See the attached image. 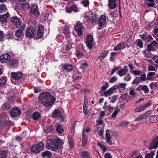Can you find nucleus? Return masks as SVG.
Segmentation results:
<instances>
[{
	"instance_id": "f257e3e1",
	"label": "nucleus",
	"mask_w": 158,
	"mask_h": 158,
	"mask_svg": "<svg viewBox=\"0 0 158 158\" xmlns=\"http://www.w3.org/2000/svg\"><path fill=\"white\" fill-rule=\"evenodd\" d=\"M63 141L59 138L48 139L47 140L46 148L49 150L56 151L63 148Z\"/></svg>"
},
{
	"instance_id": "f03ea898",
	"label": "nucleus",
	"mask_w": 158,
	"mask_h": 158,
	"mask_svg": "<svg viewBox=\"0 0 158 158\" xmlns=\"http://www.w3.org/2000/svg\"><path fill=\"white\" fill-rule=\"evenodd\" d=\"M55 100L53 97L49 92L43 93L39 97V102L46 107L52 106Z\"/></svg>"
},
{
	"instance_id": "7ed1b4c3",
	"label": "nucleus",
	"mask_w": 158,
	"mask_h": 158,
	"mask_svg": "<svg viewBox=\"0 0 158 158\" xmlns=\"http://www.w3.org/2000/svg\"><path fill=\"white\" fill-rule=\"evenodd\" d=\"M44 148V144L43 142L41 141L35 144L32 145L31 148V151L35 153H38L42 151Z\"/></svg>"
},
{
	"instance_id": "20e7f679",
	"label": "nucleus",
	"mask_w": 158,
	"mask_h": 158,
	"mask_svg": "<svg viewBox=\"0 0 158 158\" xmlns=\"http://www.w3.org/2000/svg\"><path fill=\"white\" fill-rule=\"evenodd\" d=\"M17 8L20 10H26L30 8L28 3L25 0H20L16 4Z\"/></svg>"
},
{
	"instance_id": "39448f33",
	"label": "nucleus",
	"mask_w": 158,
	"mask_h": 158,
	"mask_svg": "<svg viewBox=\"0 0 158 158\" xmlns=\"http://www.w3.org/2000/svg\"><path fill=\"white\" fill-rule=\"evenodd\" d=\"M35 34V29L33 27H30L27 28L26 31L25 35L28 38H32Z\"/></svg>"
},
{
	"instance_id": "423d86ee",
	"label": "nucleus",
	"mask_w": 158,
	"mask_h": 158,
	"mask_svg": "<svg viewBox=\"0 0 158 158\" xmlns=\"http://www.w3.org/2000/svg\"><path fill=\"white\" fill-rule=\"evenodd\" d=\"M152 110H150L146 111L136 118L135 120V121H139L147 118L152 114Z\"/></svg>"
},
{
	"instance_id": "0eeeda50",
	"label": "nucleus",
	"mask_w": 158,
	"mask_h": 158,
	"mask_svg": "<svg viewBox=\"0 0 158 158\" xmlns=\"http://www.w3.org/2000/svg\"><path fill=\"white\" fill-rule=\"evenodd\" d=\"M151 105V102L149 101L146 104L143 105H140L136 107L135 109V111L136 112H141L150 106Z\"/></svg>"
},
{
	"instance_id": "6e6552de",
	"label": "nucleus",
	"mask_w": 158,
	"mask_h": 158,
	"mask_svg": "<svg viewBox=\"0 0 158 158\" xmlns=\"http://www.w3.org/2000/svg\"><path fill=\"white\" fill-rule=\"evenodd\" d=\"M158 147V136H156L153 139L152 141L149 144L148 149L151 150L152 149H155Z\"/></svg>"
},
{
	"instance_id": "1a4fd4ad",
	"label": "nucleus",
	"mask_w": 158,
	"mask_h": 158,
	"mask_svg": "<svg viewBox=\"0 0 158 158\" xmlns=\"http://www.w3.org/2000/svg\"><path fill=\"white\" fill-rule=\"evenodd\" d=\"M10 21L13 25L15 26L16 27H19L21 25V21L15 16L11 17L10 19Z\"/></svg>"
},
{
	"instance_id": "9d476101",
	"label": "nucleus",
	"mask_w": 158,
	"mask_h": 158,
	"mask_svg": "<svg viewBox=\"0 0 158 158\" xmlns=\"http://www.w3.org/2000/svg\"><path fill=\"white\" fill-rule=\"evenodd\" d=\"M23 76V73L19 72H12L11 74V79L15 80H19Z\"/></svg>"
},
{
	"instance_id": "9b49d317",
	"label": "nucleus",
	"mask_w": 158,
	"mask_h": 158,
	"mask_svg": "<svg viewBox=\"0 0 158 158\" xmlns=\"http://www.w3.org/2000/svg\"><path fill=\"white\" fill-rule=\"evenodd\" d=\"M44 28L42 25L39 26L38 27V29L37 32V34L36 36V39L40 38L43 37L44 35Z\"/></svg>"
},
{
	"instance_id": "f8f14e48",
	"label": "nucleus",
	"mask_w": 158,
	"mask_h": 158,
	"mask_svg": "<svg viewBox=\"0 0 158 158\" xmlns=\"http://www.w3.org/2000/svg\"><path fill=\"white\" fill-rule=\"evenodd\" d=\"M141 90L143 91L145 94L148 93L149 92L148 87L146 85H140L135 89L136 91L141 92Z\"/></svg>"
},
{
	"instance_id": "ddd939ff",
	"label": "nucleus",
	"mask_w": 158,
	"mask_h": 158,
	"mask_svg": "<svg viewBox=\"0 0 158 158\" xmlns=\"http://www.w3.org/2000/svg\"><path fill=\"white\" fill-rule=\"evenodd\" d=\"M21 110L17 107L14 108L10 111V115L11 117H14L20 115Z\"/></svg>"
},
{
	"instance_id": "4468645a",
	"label": "nucleus",
	"mask_w": 158,
	"mask_h": 158,
	"mask_svg": "<svg viewBox=\"0 0 158 158\" xmlns=\"http://www.w3.org/2000/svg\"><path fill=\"white\" fill-rule=\"evenodd\" d=\"M10 59V57L8 53L4 54L0 56V61L2 63H6Z\"/></svg>"
},
{
	"instance_id": "2eb2a0df",
	"label": "nucleus",
	"mask_w": 158,
	"mask_h": 158,
	"mask_svg": "<svg viewBox=\"0 0 158 158\" xmlns=\"http://www.w3.org/2000/svg\"><path fill=\"white\" fill-rule=\"evenodd\" d=\"M139 37L144 41H150L153 40L152 36L150 35H148L147 32H145L143 35H140Z\"/></svg>"
},
{
	"instance_id": "dca6fc26",
	"label": "nucleus",
	"mask_w": 158,
	"mask_h": 158,
	"mask_svg": "<svg viewBox=\"0 0 158 158\" xmlns=\"http://www.w3.org/2000/svg\"><path fill=\"white\" fill-rule=\"evenodd\" d=\"M106 20V17L105 15H102L100 16L99 20H98V24L100 27H103L105 25Z\"/></svg>"
},
{
	"instance_id": "f3484780",
	"label": "nucleus",
	"mask_w": 158,
	"mask_h": 158,
	"mask_svg": "<svg viewBox=\"0 0 158 158\" xmlns=\"http://www.w3.org/2000/svg\"><path fill=\"white\" fill-rule=\"evenodd\" d=\"M75 28L78 35L79 36L81 35L82 34V27L81 25L79 23H77L75 27Z\"/></svg>"
},
{
	"instance_id": "a211bd4d",
	"label": "nucleus",
	"mask_w": 158,
	"mask_h": 158,
	"mask_svg": "<svg viewBox=\"0 0 158 158\" xmlns=\"http://www.w3.org/2000/svg\"><path fill=\"white\" fill-rule=\"evenodd\" d=\"M25 28V25H22L20 28L18 29L15 32V35L18 38L21 37L23 35V31L24 30Z\"/></svg>"
},
{
	"instance_id": "6ab92c4d",
	"label": "nucleus",
	"mask_w": 158,
	"mask_h": 158,
	"mask_svg": "<svg viewBox=\"0 0 158 158\" xmlns=\"http://www.w3.org/2000/svg\"><path fill=\"white\" fill-rule=\"evenodd\" d=\"M7 117V115L6 114L3 113L0 115V127L5 126Z\"/></svg>"
},
{
	"instance_id": "aec40b11",
	"label": "nucleus",
	"mask_w": 158,
	"mask_h": 158,
	"mask_svg": "<svg viewBox=\"0 0 158 158\" xmlns=\"http://www.w3.org/2000/svg\"><path fill=\"white\" fill-rule=\"evenodd\" d=\"M90 15L89 20L93 23H97L99 19L98 15L93 12H92Z\"/></svg>"
},
{
	"instance_id": "412c9836",
	"label": "nucleus",
	"mask_w": 158,
	"mask_h": 158,
	"mask_svg": "<svg viewBox=\"0 0 158 158\" xmlns=\"http://www.w3.org/2000/svg\"><path fill=\"white\" fill-rule=\"evenodd\" d=\"M128 69L127 67L125 66L124 67L118 71L117 73L118 74L120 77L123 76L128 71Z\"/></svg>"
},
{
	"instance_id": "4be33fe9",
	"label": "nucleus",
	"mask_w": 158,
	"mask_h": 158,
	"mask_svg": "<svg viewBox=\"0 0 158 158\" xmlns=\"http://www.w3.org/2000/svg\"><path fill=\"white\" fill-rule=\"evenodd\" d=\"M31 13L38 16L39 15V12L38 10V6L35 4L33 5L31 7Z\"/></svg>"
},
{
	"instance_id": "5701e85b",
	"label": "nucleus",
	"mask_w": 158,
	"mask_h": 158,
	"mask_svg": "<svg viewBox=\"0 0 158 158\" xmlns=\"http://www.w3.org/2000/svg\"><path fill=\"white\" fill-rule=\"evenodd\" d=\"M10 15L8 12H7L5 14L0 15V21L5 23H6L7 19L9 18Z\"/></svg>"
},
{
	"instance_id": "b1692460",
	"label": "nucleus",
	"mask_w": 158,
	"mask_h": 158,
	"mask_svg": "<svg viewBox=\"0 0 158 158\" xmlns=\"http://www.w3.org/2000/svg\"><path fill=\"white\" fill-rule=\"evenodd\" d=\"M84 102L83 106V112L85 115L86 116L88 117V112H87V109L88 108V99L86 97H85L84 98Z\"/></svg>"
},
{
	"instance_id": "393cba45",
	"label": "nucleus",
	"mask_w": 158,
	"mask_h": 158,
	"mask_svg": "<svg viewBox=\"0 0 158 158\" xmlns=\"http://www.w3.org/2000/svg\"><path fill=\"white\" fill-rule=\"evenodd\" d=\"M125 44L124 43H120L114 47V50L116 51L117 50H121L123 49H125Z\"/></svg>"
},
{
	"instance_id": "a878e982",
	"label": "nucleus",
	"mask_w": 158,
	"mask_h": 158,
	"mask_svg": "<svg viewBox=\"0 0 158 158\" xmlns=\"http://www.w3.org/2000/svg\"><path fill=\"white\" fill-rule=\"evenodd\" d=\"M108 53V51L105 50L101 54L100 56H98V59L99 60L101 61L103 59L107 56Z\"/></svg>"
},
{
	"instance_id": "bb28decb",
	"label": "nucleus",
	"mask_w": 158,
	"mask_h": 158,
	"mask_svg": "<svg viewBox=\"0 0 158 158\" xmlns=\"http://www.w3.org/2000/svg\"><path fill=\"white\" fill-rule=\"evenodd\" d=\"M52 116L54 117H58L62 118L63 115H62L61 112L58 110L55 109L52 114Z\"/></svg>"
},
{
	"instance_id": "cd10ccee",
	"label": "nucleus",
	"mask_w": 158,
	"mask_h": 158,
	"mask_svg": "<svg viewBox=\"0 0 158 158\" xmlns=\"http://www.w3.org/2000/svg\"><path fill=\"white\" fill-rule=\"evenodd\" d=\"M115 91V89L113 86L110 88L108 91H105L104 92V94L105 96L107 97L108 96H110L113 93V92Z\"/></svg>"
},
{
	"instance_id": "c85d7f7f",
	"label": "nucleus",
	"mask_w": 158,
	"mask_h": 158,
	"mask_svg": "<svg viewBox=\"0 0 158 158\" xmlns=\"http://www.w3.org/2000/svg\"><path fill=\"white\" fill-rule=\"evenodd\" d=\"M116 0H109L108 6L110 9H114L116 6Z\"/></svg>"
},
{
	"instance_id": "c756f323",
	"label": "nucleus",
	"mask_w": 158,
	"mask_h": 158,
	"mask_svg": "<svg viewBox=\"0 0 158 158\" xmlns=\"http://www.w3.org/2000/svg\"><path fill=\"white\" fill-rule=\"evenodd\" d=\"M149 118L151 123H156L158 120V115H151Z\"/></svg>"
},
{
	"instance_id": "7c9ffc66",
	"label": "nucleus",
	"mask_w": 158,
	"mask_h": 158,
	"mask_svg": "<svg viewBox=\"0 0 158 158\" xmlns=\"http://www.w3.org/2000/svg\"><path fill=\"white\" fill-rule=\"evenodd\" d=\"M41 114L38 112H35L32 115V118L35 121H36L40 118Z\"/></svg>"
},
{
	"instance_id": "2f4dec72",
	"label": "nucleus",
	"mask_w": 158,
	"mask_h": 158,
	"mask_svg": "<svg viewBox=\"0 0 158 158\" xmlns=\"http://www.w3.org/2000/svg\"><path fill=\"white\" fill-rule=\"evenodd\" d=\"M94 39L92 35L89 34V50L91 51L93 45H95L96 43H93Z\"/></svg>"
},
{
	"instance_id": "473e14b6",
	"label": "nucleus",
	"mask_w": 158,
	"mask_h": 158,
	"mask_svg": "<svg viewBox=\"0 0 158 158\" xmlns=\"http://www.w3.org/2000/svg\"><path fill=\"white\" fill-rule=\"evenodd\" d=\"M87 137L84 133V130H83L82 133V144L84 147L85 146L86 143Z\"/></svg>"
},
{
	"instance_id": "72a5a7b5",
	"label": "nucleus",
	"mask_w": 158,
	"mask_h": 158,
	"mask_svg": "<svg viewBox=\"0 0 158 158\" xmlns=\"http://www.w3.org/2000/svg\"><path fill=\"white\" fill-rule=\"evenodd\" d=\"M51 155L52 153L51 152L48 151H46L42 153V156L43 157H46L49 158L51 157Z\"/></svg>"
},
{
	"instance_id": "f704fd0d",
	"label": "nucleus",
	"mask_w": 158,
	"mask_h": 158,
	"mask_svg": "<svg viewBox=\"0 0 158 158\" xmlns=\"http://www.w3.org/2000/svg\"><path fill=\"white\" fill-rule=\"evenodd\" d=\"M10 107L11 106L9 104L5 103L2 106V110H9Z\"/></svg>"
},
{
	"instance_id": "c9c22d12",
	"label": "nucleus",
	"mask_w": 158,
	"mask_h": 158,
	"mask_svg": "<svg viewBox=\"0 0 158 158\" xmlns=\"http://www.w3.org/2000/svg\"><path fill=\"white\" fill-rule=\"evenodd\" d=\"M8 152L5 150H0V158H6Z\"/></svg>"
},
{
	"instance_id": "e433bc0d",
	"label": "nucleus",
	"mask_w": 158,
	"mask_h": 158,
	"mask_svg": "<svg viewBox=\"0 0 158 158\" xmlns=\"http://www.w3.org/2000/svg\"><path fill=\"white\" fill-rule=\"evenodd\" d=\"M6 6L5 4H2L0 5V13H4L7 10Z\"/></svg>"
},
{
	"instance_id": "4c0bfd02",
	"label": "nucleus",
	"mask_w": 158,
	"mask_h": 158,
	"mask_svg": "<svg viewBox=\"0 0 158 158\" xmlns=\"http://www.w3.org/2000/svg\"><path fill=\"white\" fill-rule=\"evenodd\" d=\"M141 82V81L139 80V77H136L131 82V84L135 85H137L139 84Z\"/></svg>"
},
{
	"instance_id": "58836bf2",
	"label": "nucleus",
	"mask_w": 158,
	"mask_h": 158,
	"mask_svg": "<svg viewBox=\"0 0 158 158\" xmlns=\"http://www.w3.org/2000/svg\"><path fill=\"white\" fill-rule=\"evenodd\" d=\"M155 74V73L153 72H149L147 74V80H153V78L152 77Z\"/></svg>"
},
{
	"instance_id": "ea45409f",
	"label": "nucleus",
	"mask_w": 158,
	"mask_h": 158,
	"mask_svg": "<svg viewBox=\"0 0 158 158\" xmlns=\"http://www.w3.org/2000/svg\"><path fill=\"white\" fill-rule=\"evenodd\" d=\"M68 142L69 145L71 147L73 146L74 143V141L73 138L70 135H68Z\"/></svg>"
},
{
	"instance_id": "a19ab883",
	"label": "nucleus",
	"mask_w": 158,
	"mask_h": 158,
	"mask_svg": "<svg viewBox=\"0 0 158 158\" xmlns=\"http://www.w3.org/2000/svg\"><path fill=\"white\" fill-rule=\"evenodd\" d=\"M145 1H147L149 2L147 3V5L148 7H154L155 4L154 0H145Z\"/></svg>"
},
{
	"instance_id": "79ce46f5",
	"label": "nucleus",
	"mask_w": 158,
	"mask_h": 158,
	"mask_svg": "<svg viewBox=\"0 0 158 158\" xmlns=\"http://www.w3.org/2000/svg\"><path fill=\"white\" fill-rule=\"evenodd\" d=\"M106 139L109 145H111L112 144V142L111 141V137L109 134L106 133Z\"/></svg>"
},
{
	"instance_id": "37998d69",
	"label": "nucleus",
	"mask_w": 158,
	"mask_h": 158,
	"mask_svg": "<svg viewBox=\"0 0 158 158\" xmlns=\"http://www.w3.org/2000/svg\"><path fill=\"white\" fill-rule=\"evenodd\" d=\"M76 55L77 58L78 59L82 58L84 56L83 53L79 50L76 51Z\"/></svg>"
},
{
	"instance_id": "c03bdc74",
	"label": "nucleus",
	"mask_w": 158,
	"mask_h": 158,
	"mask_svg": "<svg viewBox=\"0 0 158 158\" xmlns=\"http://www.w3.org/2000/svg\"><path fill=\"white\" fill-rule=\"evenodd\" d=\"M154 151H151L150 153L146 154L145 158H153V156L155 155Z\"/></svg>"
},
{
	"instance_id": "a18cd8bd",
	"label": "nucleus",
	"mask_w": 158,
	"mask_h": 158,
	"mask_svg": "<svg viewBox=\"0 0 158 158\" xmlns=\"http://www.w3.org/2000/svg\"><path fill=\"white\" fill-rule=\"evenodd\" d=\"M81 155L84 158H89L88 153L87 151H83L81 152Z\"/></svg>"
},
{
	"instance_id": "49530a36",
	"label": "nucleus",
	"mask_w": 158,
	"mask_h": 158,
	"mask_svg": "<svg viewBox=\"0 0 158 158\" xmlns=\"http://www.w3.org/2000/svg\"><path fill=\"white\" fill-rule=\"evenodd\" d=\"M120 109L118 108L117 109L115 110L111 114V116L112 118H114L116 117L120 111Z\"/></svg>"
},
{
	"instance_id": "de8ad7c7",
	"label": "nucleus",
	"mask_w": 158,
	"mask_h": 158,
	"mask_svg": "<svg viewBox=\"0 0 158 158\" xmlns=\"http://www.w3.org/2000/svg\"><path fill=\"white\" fill-rule=\"evenodd\" d=\"M97 144L98 146H99L100 148L104 152L106 151L107 149V148L106 147L100 143H98Z\"/></svg>"
},
{
	"instance_id": "09e8293b",
	"label": "nucleus",
	"mask_w": 158,
	"mask_h": 158,
	"mask_svg": "<svg viewBox=\"0 0 158 158\" xmlns=\"http://www.w3.org/2000/svg\"><path fill=\"white\" fill-rule=\"evenodd\" d=\"M56 131L60 133H62L64 132V129L61 125H58L56 127Z\"/></svg>"
},
{
	"instance_id": "8fccbe9b",
	"label": "nucleus",
	"mask_w": 158,
	"mask_h": 158,
	"mask_svg": "<svg viewBox=\"0 0 158 158\" xmlns=\"http://www.w3.org/2000/svg\"><path fill=\"white\" fill-rule=\"evenodd\" d=\"M140 80L141 82H144L148 80H147V77H146V74L145 73L142 74L140 76Z\"/></svg>"
},
{
	"instance_id": "3c124183",
	"label": "nucleus",
	"mask_w": 158,
	"mask_h": 158,
	"mask_svg": "<svg viewBox=\"0 0 158 158\" xmlns=\"http://www.w3.org/2000/svg\"><path fill=\"white\" fill-rule=\"evenodd\" d=\"M147 46L148 51V52L151 51H155V49L154 47H153V46L151 45V44H148L147 45Z\"/></svg>"
},
{
	"instance_id": "603ef678",
	"label": "nucleus",
	"mask_w": 158,
	"mask_h": 158,
	"mask_svg": "<svg viewBox=\"0 0 158 158\" xmlns=\"http://www.w3.org/2000/svg\"><path fill=\"white\" fill-rule=\"evenodd\" d=\"M64 68L67 71H70L73 68L72 66L71 65L65 64L64 66Z\"/></svg>"
},
{
	"instance_id": "864d4df0",
	"label": "nucleus",
	"mask_w": 158,
	"mask_h": 158,
	"mask_svg": "<svg viewBox=\"0 0 158 158\" xmlns=\"http://www.w3.org/2000/svg\"><path fill=\"white\" fill-rule=\"evenodd\" d=\"M5 122H6L5 123V126H12L13 125V123L11 121H10L7 117Z\"/></svg>"
},
{
	"instance_id": "5fc2aeb1",
	"label": "nucleus",
	"mask_w": 158,
	"mask_h": 158,
	"mask_svg": "<svg viewBox=\"0 0 158 158\" xmlns=\"http://www.w3.org/2000/svg\"><path fill=\"white\" fill-rule=\"evenodd\" d=\"M109 85L108 83L106 82L105 86H103L101 87V91L102 92L105 91L106 89L108 88L109 87Z\"/></svg>"
},
{
	"instance_id": "6e6d98bb",
	"label": "nucleus",
	"mask_w": 158,
	"mask_h": 158,
	"mask_svg": "<svg viewBox=\"0 0 158 158\" xmlns=\"http://www.w3.org/2000/svg\"><path fill=\"white\" fill-rule=\"evenodd\" d=\"M6 79L5 78H2L0 79V86L3 85L6 83Z\"/></svg>"
},
{
	"instance_id": "4d7b16f0",
	"label": "nucleus",
	"mask_w": 158,
	"mask_h": 158,
	"mask_svg": "<svg viewBox=\"0 0 158 158\" xmlns=\"http://www.w3.org/2000/svg\"><path fill=\"white\" fill-rule=\"evenodd\" d=\"M131 79V75L129 74H126L124 78V79L127 81H129Z\"/></svg>"
},
{
	"instance_id": "13d9d810",
	"label": "nucleus",
	"mask_w": 158,
	"mask_h": 158,
	"mask_svg": "<svg viewBox=\"0 0 158 158\" xmlns=\"http://www.w3.org/2000/svg\"><path fill=\"white\" fill-rule=\"evenodd\" d=\"M120 68V67H119V66L116 67H114L111 70V75H112L115 72L118 70Z\"/></svg>"
},
{
	"instance_id": "bf43d9fd",
	"label": "nucleus",
	"mask_w": 158,
	"mask_h": 158,
	"mask_svg": "<svg viewBox=\"0 0 158 158\" xmlns=\"http://www.w3.org/2000/svg\"><path fill=\"white\" fill-rule=\"evenodd\" d=\"M158 86L156 83H151L150 84V88L151 89H153L156 88Z\"/></svg>"
},
{
	"instance_id": "052dcab7",
	"label": "nucleus",
	"mask_w": 158,
	"mask_h": 158,
	"mask_svg": "<svg viewBox=\"0 0 158 158\" xmlns=\"http://www.w3.org/2000/svg\"><path fill=\"white\" fill-rule=\"evenodd\" d=\"M14 92L12 91H11L9 93V97H8L9 98H10V99H11L13 100V99L15 98L14 97Z\"/></svg>"
},
{
	"instance_id": "680f3d73",
	"label": "nucleus",
	"mask_w": 158,
	"mask_h": 158,
	"mask_svg": "<svg viewBox=\"0 0 158 158\" xmlns=\"http://www.w3.org/2000/svg\"><path fill=\"white\" fill-rule=\"evenodd\" d=\"M117 80V78L116 77H113L110 79L109 81L110 83H113L116 82Z\"/></svg>"
},
{
	"instance_id": "e2e57ef3",
	"label": "nucleus",
	"mask_w": 158,
	"mask_h": 158,
	"mask_svg": "<svg viewBox=\"0 0 158 158\" xmlns=\"http://www.w3.org/2000/svg\"><path fill=\"white\" fill-rule=\"evenodd\" d=\"M132 73L134 75L139 76L141 74V72L140 70H133Z\"/></svg>"
},
{
	"instance_id": "0e129e2a",
	"label": "nucleus",
	"mask_w": 158,
	"mask_h": 158,
	"mask_svg": "<svg viewBox=\"0 0 158 158\" xmlns=\"http://www.w3.org/2000/svg\"><path fill=\"white\" fill-rule=\"evenodd\" d=\"M117 53L115 52H111L110 53V60L111 61H114V59L113 58V56H114V55H116Z\"/></svg>"
},
{
	"instance_id": "69168bd1",
	"label": "nucleus",
	"mask_w": 158,
	"mask_h": 158,
	"mask_svg": "<svg viewBox=\"0 0 158 158\" xmlns=\"http://www.w3.org/2000/svg\"><path fill=\"white\" fill-rule=\"evenodd\" d=\"M81 2L84 6L86 7L89 5V1L88 0H83Z\"/></svg>"
},
{
	"instance_id": "338daca9",
	"label": "nucleus",
	"mask_w": 158,
	"mask_h": 158,
	"mask_svg": "<svg viewBox=\"0 0 158 158\" xmlns=\"http://www.w3.org/2000/svg\"><path fill=\"white\" fill-rule=\"evenodd\" d=\"M120 88L123 89V90L125 89V87L126 86V84L125 83H120L119 84Z\"/></svg>"
},
{
	"instance_id": "774afa93",
	"label": "nucleus",
	"mask_w": 158,
	"mask_h": 158,
	"mask_svg": "<svg viewBox=\"0 0 158 158\" xmlns=\"http://www.w3.org/2000/svg\"><path fill=\"white\" fill-rule=\"evenodd\" d=\"M104 157L105 158H112V157L109 153L107 152L105 153Z\"/></svg>"
}]
</instances>
